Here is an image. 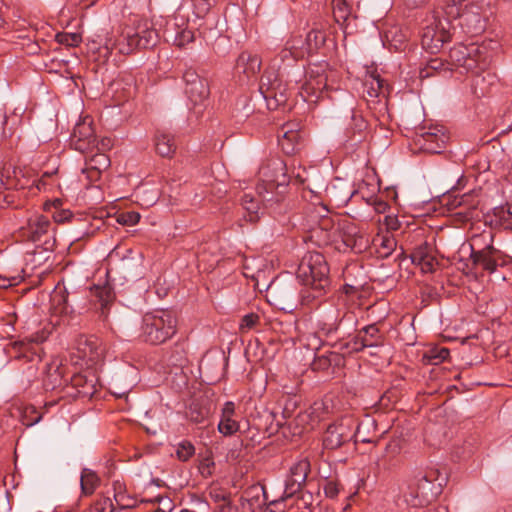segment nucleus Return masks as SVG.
<instances>
[{
    "label": "nucleus",
    "instance_id": "f257e3e1",
    "mask_svg": "<svg viewBox=\"0 0 512 512\" xmlns=\"http://www.w3.org/2000/svg\"><path fill=\"white\" fill-rule=\"evenodd\" d=\"M292 167L291 175H288L287 165L280 158H272L262 164L258 172L257 197L252 193H245L242 196V206L247 212L248 221L254 222L259 219L260 201L264 208L279 205L284 199L291 178L300 184L306 182V169L301 165L296 167L294 162Z\"/></svg>",
    "mask_w": 512,
    "mask_h": 512
},
{
    "label": "nucleus",
    "instance_id": "f03ea898",
    "mask_svg": "<svg viewBox=\"0 0 512 512\" xmlns=\"http://www.w3.org/2000/svg\"><path fill=\"white\" fill-rule=\"evenodd\" d=\"M447 483V476L439 470L418 472L408 485L405 501L413 507L424 506L434 500Z\"/></svg>",
    "mask_w": 512,
    "mask_h": 512
},
{
    "label": "nucleus",
    "instance_id": "7ed1b4c3",
    "mask_svg": "<svg viewBox=\"0 0 512 512\" xmlns=\"http://www.w3.org/2000/svg\"><path fill=\"white\" fill-rule=\"evenodd\" d=\"M345 322L356 323L346 296L325 300L317 309V327L326 336L336 333Z\"/></svg>",
    "mask_w": 512,
    "mask_h": 512
},
{
    "label": "nucleus",
    "instance_id": "20e7f679",
    "mask_svg": "<svg viewBox=\"0 0 512 512\" xmlns=\"http://www.w3.org/2000/svg\"><path fill=\"white\" fill-rule=\"evenodd\" d=\"M371 424V420L358 423L353 416L345 415L328 426L323 436V447L334 450L352 440L363 443L370 442L369 439L361 437V430Z\"/></svg>",
    "mask_w": 512,
    "mask_h": 512
},
{
    "label": "nucleus",
    "instance_id": "39448f33",
    "mask_svg": "<svg viewBox=\"0 0 512 512\" xmlns=\"http://www.w3.org/2000/svg\"><path fill=\"white\" fill-rule=\"evenodd\" d=\"M176 317L167 309L147 312L142 318L141 335L146 342L161 344L176 332Z\"/></svg>",
    "mask_w": 512,
    "mask_h": 512
},
{
    "label": "nucleus",
    "instance_id": "423d86ee",
    "mask_svg": "<svg viewBox=\"0 0 512 512\" xmlns=\"http://www.w3.org/2000/svg\"><path fill=\"white\" fill-rule=\"evenodd\" d=\"M282 78L283 71L281 67L277 71L267 70L261 78L259 92L266 101L269 110L277 109L288 100L289 89L287 84L283 83Z\"/></svg>",
    "mask_w": 512,
    "mask_h": 512
},
{
    "label": "nucleus",
    "instance_id": "0eeeda50",
    "mask_svg": "<svg viewBox=\"0 0 512 512\" xmlns=\"http://www.w3.org/2000/svg\"><path fill=\"white\" fill-rule=\"evenodd\" d=\"M451 22L446 18L432 16L422 27L421 44L430 53H437L451 37Z\"/></svg>",
    "mask_w": 512,
    "mask_h": 512
},
{
    "label": "nucleus",
    "instance_id": "6e6552de",
    "mask_svg": "<svg viewBox=\"0 0 512 512\" xmlns=\"http://www.w3.org/2000/svg\"><path fill=\"white\" fill-rule=\"evenodd\" d=\"M297 278L302 284L330 283L329 267L324 256L319 252H308L302 258Z\"/></svg>",
    "mask_w": 512,
    "mask_h": 512
},
{
    "label": "nucleus",
    "instance_id": "1a4fd4ad",
    "mask_svg": "<svg viewBox=\"0 0 512 512\" xmlns=\"http://www.w3.org/2000/svg\"><path fill=\"white\" fill-rule=\"evenodd\" d=\"M450 57L458 68L474 74L483 71L488 64L485 48L475 43L453 48Z\"/></svg>",
    "mask_w": 512,
    "mask_h": 512
},
{
    "label": "nucleus",
    "instance_id": "9d476101",
    "mask_svg": "<svg viewBox=\"0 0 512 512\" xmlns=\"http://www.w3.org/2000/svg\"><path fill=\"white\" fill-rule=\"evenodd\" d=\"M325 88L327 76L322 66L315 65L306 72L305 79L298 87V94L304 102L315 104L322 97Z\"/></svg>",
    "mask_w": 512,
    "mask_h": 512
},
{
    "label": "nucleus",
    "instance_id": "9b49d317",
    "mask_svg": "<svg viewBox=\"0 0 512 512\" xmlns=\"http://www.w3.org/2000/svg\"><path fill=\"white\" fill-rule=\"evenodd\" d=\"M123 40H127V43L108 38L105 41V47L108 50L117 49L121 54H129L135 48H149L154 46L157 42V33L154 30H145L142 34L127 33Z\"/></svg>",
    "mask_w": 512,
    "mask_h": 512
},
{
    "label": "nucleus",
    "instance_id": "f8f14e48",
    "mask_svg": "<svg viewBox=\"0 0 512 512\" xmlns=\"http://www.w3.org/2000/svg\"><path fill=\"white\" fill-rule=\"evenodd\" d=\"M183 80L185 82V92L187 97L194 105V112L198 114L200 109L197 110V107L204 105L209 95L208 83L193 69L185 71Z\"/></svg>",
    "mask_w": 512,
    "mask_h": 512
},
{
    "label": "nucleus",
    "instance_id": "ddd939ff",
    "mask_svg": "<svg viewBox=\"0 0 512 512\" xmlns=\"http://www.w3.org/2000/svg\"><path fill=\"white\" fill-rule=\"evenodd\" d=\"M309 470L310 463L306 459H301L290 467L284 486V495L286 497H292L301 490Z\"/></svg>",
    "mask_w": 512,
    "mask_h": 512
},
{
    "label": "nucleus",
    "instance_id": "4468645a",
    "mask_svg": "<svg viewBox=\"0 0 512 512\" xmlns=\"http://www.w3.org/2000/svg\"><path fill=\"white\" fill-rule=\"evenodd\" d=\"M267 296L273 305L281 310H292L295 306L296 292L291 285L273 282L267 289Z\"/></svg>",
    "mask_w": 512,
    "mask_h": 512
},
{
    "label": "nucleus",
    "instance_id": "2eb2a0df",
    "mask_svg": "<svg viewBox=\"0 0 512 512\" xmlns=\"http://www.w3.org/2000/svg\"><path fill=\"white\" fill-rule=\"evenodd\" d=\"M95 133L92 122L87 118L79 121L72 132L70 143L75 150L85 152L95 145Z\"/></svg>",
    "mask_w": 512,
    "mask_h": 512
},
{
    "label": "nucleus",
    "instance_id": "dca6fc26",
    "mask_svg": "<svg viewBox=\"0 0 512 512\" xmlns=\"http://www.w3.org/2000/svg\"><path fill=\"white\" fill-rule=\"evenodd\" d=\"M77 350L79 357L87 363L95 364L103 359L106 348L96 336H82L77 342Z\"/></svg>",
    "mask_w": 512,
    "mask_h": 512
},
{
    "label": "nucleus",
    "instance_id": "f3484780",
    "mask_svg": "<svg viewBox=\"0 0 512 512\" xmlns=\"http://www.w3.org/2000/svg\"><path fill=\"white\" fill-rule=\"evenodd\" d=\"M448 141V136L442 127H432L420 134L416 143L423 151L428 153H440Z\"/></svg>",
    "mask_w": 512,
    "mask_h": 512
},
{
    "label": "nucleus",
    "instance_id": "a211bd4d",
    "mask_svg": "<svg viewBox=\"0 0 512 512\" xmlns=\"http://www.w3.org/2000/svg\"><path fill=\"white\" fill-rule=\"evenodd\" d=\"M383 338L375 324L363 327L352 342L348 343L351 351H361L366 347H378L382 344Z\"/></svg>",
    "mask_w": 512,
    "mask_h": 512
},
{
    "label": "nucleus",
    "instance_id": "6ab92c4d",
    "mask_svg": "<svg viewBox=\"0 0 512 512\" xmlns=\"http://www.w3.org/2000/svg\"><path fill=\"white\" fill-rule=\"evenodd\" d=\"M301 133L298 123L285 124L278 133V144L286 154H293L301 145Z\"/></svg>",
    "mask_w": 512,
    "mask_h": 512
},
{
    "label": "nucleus",
    "instance_id": "aec40b11",
    "mask_svg": "<svg viewBox=\"0 0 512 512\" xmlns=\"http://www.w3.org/2000/svg\"><path fill=\"white\" fill-rule=\"evenodd\" d=\"M330 283L303 284V288L299 293V301L302 307L308 309H318L322 298L327 292Z\"/></svg>",
    "mask_w": 512,
    "mask_h": 512
},
{
    "label": "nucleus",
    "instance_id": "412c9836",
    "mask_svg": "<svg viewBox=\"0 0 512 512\" xmlns=\"http://www.w3.org/2000/svg\"><path fill=\"white\" fill-rule=\"evenodd\" d=\"M52 226L49 219L40 214H33L27 219V224L22 227L25 236L33 242L42 241V236L48 234Z\"/></svg>",
    "mask_w": 512,
    "mask_h": 512
},
{
    "label": "nucleus",
    "instance_id": "4be33fe9",
    "mask_svg": "<svg viewBox=\"0 0 512 512\" xmlns=\"http://www.w3.org/2000/svg\"><path fill=\"white\" fill-rule=\"evenodd\" d=\"M240 429L236 419L235 404L231 401L224 403L221 410V418L218 423V431L224 436H232Z\"/></svg>",
    "mask_w": 512,
    "mask_h": 512
},
{
    "label": "nucleus",
    "instance_id": "5701e85b",
    "mask_svg": "<svg viewBox=\"0 0 512 512\" xmlns=\"http://www.w3.org/2000/svg\"><path fill=\"white\" fill-rule=\"evenodd\" d=\"M110 166V159L104 153H95L86 160L85 167L82 169V174L90 181H96L100 175Z\"/></svg>",
    "mask_w": 512,
    "mask_h": 512
},
{
    "label": "nucleus",
    "instance_id": "b1692460",
    "mask_svg": "<svg viewBox=\"0 0 512 512\" xmlns=\"http://www.w3.org/2000/svg\"><path fill=\"white\" fill-rule=\"evenodd\" d=\"M261 69V59L257 54L243 51L237 58L235 71L247 78L255 76Z\"/></svg>",
    "mask_w": 512,
    "mask_h": 512
},
{
    "label": "nucleus",
    "instance_id": "393cba45",
    "mask_svg": "<svg viewBox=\"0 0 512 512\" xmlns=\"http://www.w3.org/2000/svg\"><path fill=\"white\" fill-rule=\"evenodd\" d=\"M364 94L371 99L385 97L388 93V85L376 70L368 71L363 83Z\"/></svg>",
    "mask_w": 512,
    "mask_h": 512
},
{
    "label": "nucleus",
    "instance_id": "a878e982",
    "mask_svg": "<svg viewBox=\"0 0 512 512\" xmlns=\"http://www.w3.org/2000/svg\"><path fill=\"white\" fill-rule=\"evenodd\" d=\"M478 240V237L474 238L471 244L474 263L481 265L489 272H493L497 266V261L494 257L496 249L491 244H488L486 247L475 251L474 249L478 245Z\"/></svg>",
    "mask_w": 512,
    "mask_h": 512
},
{
    "label": "nucleus",
    "instance_id": "bb28decb",
    "mask_svg": "<svg viewBox=\"0 0 512 512\" xmlns=\"http://www.w3.org/2000/svg\"><path fill=\"white\" fill-rule=\"evenodd\" d=\"M212 412V403L207 398H195L186 412L187 417L194 423H204Z\"/></svg>",
    "mask_w": 512,
    "mask_h": 512
},
{
    "label": "nucleus",
    "instance_id": "cd10ccee",
    "mask_svg": "<svg viewBox=\"0 0 512 512\" xmlns=\"http://www.w3.org/2000/svg\"><path fill=\"white\" fill-rule=\"evenodd\" d=\"M494 82L495 75L490 72H476L472 77L471 90L476 97H484L491 92Z\"/></svg>",
    "mask_w": 512,
    "mask_h": 512
},
{
    "label": "nucleus",
    "instance_id": "c85d7f7f",
    "mask_svg": "<svg viewBox=\"0 0 512 512\" xmlns=\"http://www.w3.org/2000/svg\"><path fill=\"white\" fill-rule=\"evenodd\" d=\"M305 56L303 47V39L301 37H295L286 42L284 49L279 54L282 62L289 60L290 58L295 61Z\"/></svg>",
    "mask_w": 512,
    "mask_h": 512
},
{
    "label": "nucleus",
    "instance_id": "c756f323",
    "mask_svg": "<svg viewBox=\"0 0 512 512\" xmlns=\"http://www.w3.org/2000/svg\"><path fill=\"white\" fill-rule=\"evenodd\" d=\"M373 245L377 248L380 257H388L392 254L397 246V242L390 233L378 234L373 239Z\"/></svg>",
    "mask_w": 512,
    "mask_h": 512
},
{
    "label": "nucleus",
    "instance_id": "7c9ffc66",
    "mask_svg": "<svg viewBox=\"0 0 512 512\" xmlns=\"http://www.w3.org/2000/svg\"><path fill=\"white\" fill-rule=\"evenodd\" d=\"M156 152L162 157H170L175 152L173 137L165 132H158L155 136Z\"/></svg>",
    "mask_w": 512,
    "mask_h": 512
},
{
    "label": "nucleus",
    "instance_id": "2f4dec72",
    "mask_svg": "<svg viewBox=\"0 0 512 512\" xmlns=\"http://www.w3.org/2000/svg\"><path fill=\"white\" fill-rule=\"evenodd\" d=\"M346 184L342 181L333 183L327 187L326 192L330 199L333 200L337 205L345 204L349 201L352 196L350 189H344Z\"/></svg>",
    "mask_w": 512,
    "mask_h": 512
},
{
    "label": "nucleus",
    "instance_id": "473e14b6",
    "mask_svg": "<svg viewBox=\"0 0 512 512\" xmlns=\"http://www.w3.org/2000/svg\"><path fill=\"white\" fill-rule=\"evenodd\" d=\"M100 483V478L97 474L88 468H84L81 472L80 484L81 491L84 495L92 494Z\"/></svg>",
    "mask_w": 512,
    "mask_h": 512
},
{
    "label": "nucleus",
    "instance_id": "72a5a7b5",
    "mask_svg": "<svg viewBox=\"0 0 512 512\" xmlns=\"http://www.w3.org/2000/svg\"><path fill=\"white\" fill-rule=\"evenodd\" d=\"M325 43V33L318 29H312L303 40V47L306 54L318 50Z\"/></svg>",
    "mask_w": 512,
    "mask_h": 512
},
{
    "label": "nucleus",
    "instance_id": "f704fd0d",
    "mask_svg": "<svg viewBox=\"0 0 512 512\" xmlns=\"http://www.w3.org/2000/svg\"><path fill=\"white\" fill-rule=\"evenodd\" d=\"M459 24L461 26L467 25V32L471 34H479L484 30V23L478 14L468 12L461 14Z\"/></svg>",
    "mask_w": 512,
    "mask_h": 512
},
{
    "label": "nucleus",
    "instance_id": "c9c22d12",
    "mask_svg": "<svg viewBox=\"0 0 512 512\" xmlns=\"http://www.w3.org/2000/svg\"><path fill=\"white\" fill-rule=\"evenodd\" d=\"M449 356V350L444 347L430 348L424 354V360L431 365H438Z\"/></svg>",
    "mask_w": 512,
    "mask_h": 512
},
{
    "label": "nucleus",
    "instance_id": "e433bc0d",
    "mask_svg": "<svg viewBox=\"0 0 512 512\" xmlns=\"http://www.w3.org/2000/svg\"><path fill=\"white\" fill-rule=\"evenodd\" d=\"M260 323V317L256 313H248L244 315L239 324V332L241 334L248 333L251 330L256 329Z\"/></svg>",
    "mask_w": 512,
    "mask_h": 512
},
{
    "label": "nucleus",
    "instance_id": "4c0bfd02",
    "mask_svg": "<svg viewBox=\"0 0 512 512\" xmlns=\"http://www.w3.org/2000/svg\"><path fill=\"white\" fill-rule=\"evenodd\" d=\"M432 253V250L431 248L426 244H421L419 246H417L413 252L411 253V261L413 264H415L416 266H419L421 264V262H423L426 257H428L429 254Z\"/></svg>",
    "mask_w": 512,
    "mask_h": 512
},
{
    "label": "nucleus",
    "instance_id": "58836bf2",
    "mask_svg": "<svg viewBox=\"0 0 512 512\" xmlns=\"http://www.w3.org/2000/svg\"><path fill=\"white\" fill-rule=\"evenodd\" d=\"M175 453L179 460L187 461L194 455L195 448L192 445V443L188 441H183L178 444Z\"/></svg>",
    "mask_w": 512,
    "mask_h": 512
},
{
    "label": "nucleus",
    "instance_id": "ea45409f",
    "mask_svg": "<svg viewBox=\"0 0 512 512\" xmlns=\"http://www.w3.org/2000/svg\"><path fill=\"white\" fill-rule=\"evenodd\" d=\"M114 490H115V493H114V499H115V502L118 506H120L121 508H132L134 506V501L130 498H127L123 493H122V485L121 483L119 482H115L114 483Z\"/></svg>",
    "mask_w": 512,
    "mask_h": 512
},
{
    "label": "nucleus",
    "instance_id": "a19ab883",
    "mask_svg": "<svg viewBox=\"0 0 512 512\" xmlns=\"http://www.w3.org/2000/svg\"><path fill=\"white\" fill-rule=\"evenodd\" d=\"M113 503L109 497L97 499L89 508L88 512H113Z\"/></svg>",
    "mask_w": 512,
    "mask_h": 512
},
{
    "label": "nucleus",
    "instance_id": "79ce46f5",
    "mask_svg": "<svg viewBox=\"0 0 512 512\" xmlns=\"http://www.w3.org/2000/svg\"><path fill=\"white\" fill-rule=\"evenodd\" d=\"M140 220V214L135 211L121 213L117 216V222L121 225L133 226Z\"/></svg>",
    "mask_w": 512,
    "mask_h": 512
},
{
    "label": "nucleus",
    "instance_id": "37998d69",
    "mask_svg": "<svg viewBox=\"0 0 512 512\" xmlns=\"http://www.w3.org/2000/svg\"><path fill=\"white\" fill-rule=\"evenodd\" d=\"M262 494L265 496V490L263 487H252L250 490L246 491L245 494L241 497L242 504L244 501L249 502L251 505L254 503L259 504V495Z\"/></svg>",
    "mask_w": 512,
    "mask_h": 512
},
{
    "label": "nucleus",
    "instance_id": "c03bdc74",
    "mask_svg": "<svg viewBox=\"0 0 512 512\" xmlns=\"http://www.w3.org/2000/svg\"><path fill=\"white\" fill-rule=\"evenodd\" d=\"M367 127L366 121L363 119L361 115L354 113L351 117V124L348 128L349 131H352L353 134H360Z\"/></svg>",
    "mask_w": 512,
    "mask_h": 512
},
{
    "label": "nucleus",
    "instance_id": "a18cd8bd",
    "mask_svg": "<svg viewBox=\"0 0 512 512\" xmlns=\"http://www.w3.org/2000/svg\"><path fill=\"white\" fill-rule=\"evenodd\" d=\"M288 498L283 494L281 498L270 501L262 512H285L286 505L284 501Z\"/></svg>",
    "mask_w": 512,
    "mask_h": 512
},
{
    "label": "nucleus",
    "instance_id": "49530a36",
    "mask_svg": "<svg viewBox=\"0 0 512 512\" xmlns=\"http://www.w3.org/2000/svg\"><path fill=\"white\" fill-rule=\"evenodd\" d=\"M58 42L67 46H77L81 42V36L77 33H63L57 35Z\"/></svg>",
    "mask_w": 512,
    "mask_h": 512
},
{
    "label": "nucleus",
    "instance_id": "de8ad7c7",
    "mask_svg": "<svg viewBox=\"0 0 512 512\" xmlns=\"http://www.w3.org/2000/svg\"><path fill=\"white\" fill-rule=\"evenodd\" d=\"M24 279V276L21 273H17L14 275L3 276L0 278V287L8 288L11 286L18 285Z\"/></svg>",
    "mask_w": 512,
    "mask_h": 512
},
{
    "label": "nucleus",
    "instance_id": "09e8293b",
    "mask_svg": "<svg viewBox=\"0 0 512 512\" xmlns=\"http://www.w3.org/2000/svg\"><path fill=\"white\" fill-rule=\"evenodd\" d=\"M214 466V461L211 457H204L198 466L199 472L202 476L207 477L212 474V468Z\"/></svg>",
    "mask_w": 512,
    "mask_h": 512
},
{
    "label": "nucleus",
    "instance_id": "8fccbe9b",
    "mask_svg": "<svg viewBox=\"0 0 512 512\" xmlns=\"http://www.w3.org/2000/svg\"><path fill=\"white\" fill-rule=\"evenodd\" d=\"M109 261L110 262H113L115 261L116 259H119L121 260L122 262V267L125 269V268H129L131 266V263L134 261V258H129L127 257L126 255H123L121 256L120 255V252L118 250H113L109 256Z\"/></svg>",
    "mask_w": 512,
    "mask_h": 512
},
{
    "label": "nucleus",
    "instance_id": "3c124183",
    "mask_svg": "<svg viewBox=\"0 0 512 512\" xmlns=\"http://www.w3.org/2000/svg\"><path fill=\"white\" fill-rule=\"evenodd\" d=\"M436 263V259L431 253L423 262H421L419 267L423 273H431L434 271Z\"/></svg>",
    "mask_w": 512,
    "mask_h": 512
},
{
    "label": "nucleus",
    "instance_id": "603ef678",
    "mask_svg": "<svg viewBox=\"0 0 512 512\" xmlns=\"http://www.w3.org/2000/svg\"><path fill=\"white\" fill-rule=\"evenodd\" d=\"M44 242V245H45V248L41 251H37L33 254V257L36 258L37 256H39V259L36 260L34 259L35 261H38L39 263L42 261V260H46L47 257H44V254H46L49 250L52 249L54 243H55V239H44L43 240Z\"/></svg>",
    "mask_w": 512,
    "mask_h": 512
},
{
    "label": "nucleus",
    "instance_id": "864d4df0",
    "mask_svg": "<svg viewBox=\"0 0 512 512\" xmlns=\"http://www.w3.org/2000/svg\"><path fill=\"white\" fill-rule=\"evenodd\" d=\"M193 39H194V33L191 30H183L176 37V42H177V45L183 46L187 43L192 42Z\"/></svg>",
    "mask_w": 512,
    "mask_h": 512
},
{
    "label": "nucleus",
    "instance_id": "5fc2aeb1",
    "mask_svg": "<svg viewBox=\"0 0 512 512\" xmlns=\"http://www.w3.org/2000/svg\"><path fill=\"white\" fill-rule=\"evenodd\" d=\"M209 496L211 500L216 504V506L223 502H231L228 496L218 490H211L209 492Z\"/></svg>",
    "mask_w": 512,
    "mask_h": 512
},
{
    "label": "nucleus",
    "instance_id": "6e6d98bb",
    "mask_svg": "<svg viewBox=\"0 0 512 512\" xmlns=\"http://www.w3.org/2000/svg\"><path fill=\"white\" fill-rule=\"evenodd\" d=\"M324 492L327 497L335 498L339 493V487L337 483L329 481L324 487Z\"/></svg>",
    "mask_w": 512,
    "mask_h": 512
},
{
    "label": "nucleus",
    "instance_id": "4d7b16f0",
    "mask_svg": "<svg viewBox=\"0 0 512 512\" xmlns=\"http://www.w3.org/2000/svg\"><path fill=\"white\" fill-rule=\"evenodd\" d=\"M213 512H238V507L232 502H223L218 504Z\"/></svg>",
    "mask_w": 512,
    "mask_h": 512
},
{
    "label": "nucleus",
    "instance_id": "13d9d810",
    "mask_svg": "<svg viewBox=\"0 0 512 512\" xmlns=\"http://www.w3.org/2000/svg\"><path fill=\"white\" fill-rule=\"evenodd\" d=\"M49 332L46 330L38 331L28 337L29 341L32 343H42L48 338Z\"/></svg>",
    "mask_w": 512,
    "mask_h": 512
},
{
    "label": "nucleus",
    "instance_id": "bf43d9fd",
    "mask_svg": "<svg viewBox=\"0 0 512 512\" xmlns=\"http://www.w3.org/2000/svg\"><path fill=\"white\" fill-rule=\"evenodd\" d=\"M72 217V213L70 211H61L54 215L55 222H65Z\"/></svg>",
    "mask_w": 512,
    "mask_h": 512
},
{
    "label": "nucleus",
    "instance_id": "052dcab7",
    "mask_svg": "<svg viewBox=\"0 0 512 512\" xmlns=\"http://www.w3.org/2000/svg\"><path fill=\"white\" fill-rule=\"evenodd\" d=\"M7 123V116L4 112L0 111V138H4L6 133H5V125Z\"/></svg>",
    "mask_w": 512,
    "mask_h": 512
},
{
    "label": "nucleus",
    "instance_id": "680f3d73",
    "mask_svg": "<svg viewBox=\"0 0 512 512\" xmlns=\"http://www.w3.org/2000/svg\"><path fill=\"white\" fill-rule=\"evenodd\" d=\"M495 215L503 222L512 220L510 217H507L506 212H500V207L495 208Z\"/></svg>",
    "mask_w": 512,
    "mask_h": 512
},
{
    "label": "nucleus",
    "instance_id": "e2e57ef3",
    "mask_svg": "<svg viewBox=\"0 0 512 512\" xmlns=\"http://www.w3.org/2000/svg\"><path fill=\"white\" fill-rule=\"evenodd\" d=\"M362 241H363V239H345L344 240L346 246L351 247V248L356 247L358 245V242H359V245L361 246Z\"/></svg>",
    "mask_w": 512,
    "mask_h": 512
},
{
    "label": "nucleus",
    "instance_id": "0e129e2a",
    "mask_svg": "<svg viewBox=\"0 0 512 512\" xmlns=\"http://www.w3.org/2000/svg\"><path fill=\"white\" fill-rule=\"evenodd\" d=\"M500 212H506L507 217L512 219V202L500 207Z\"/></svg>",
    "mask_w": 512,
    "mask_h": 512
},
{
    "label": "nucleus",
    "instance_id": "69168bd1",
    "mask_svg": "<svg viewBox=\"0 0 512 512\" xmlns=\"http://www.w3.org/2000/svg\"><path fill=\"white\" fill-rule=\"evenodd\" d=\"M386 224L390 229H397V220L392 217H386Z\"/></svg>",
    "mask_w": 512,
    "mask_h": 512
},
{
    "label": "nucleus",
    "instance_id": "338daca9",
    "mask_svg": "<svg viewBox=\"0 0 512 512\" xmlns=\"http://www.w3.org/2000/svg\"><path fill=\"white\" fill-rule=\"evenodd\" d=\"M441 65H442V64H441L437 59H433V60H431V61H430V63H429V67H430L431 69H434V70L439 69V68L441 67Z\"/></svg>",
    "mask_w": 512,
    "mask_h": 512
},
{
    "label": "nucleus",
    "instance_id": "774afa93",
    "mask_svg": "<svg viewBox=\"0 0 512 512\" xmlns=\"http://www.w3.org/2000/svg\"><path fill=\"white\" fill-rule=\"evenodd\" d=\"M468 198H470V196H469V195H467V194H464L463 196H461V198H460L459 200H458V199H455V202H456V203H455V206H461V205H463V204L466 202V200H467Z\"/></svg>",
    "mask_w": 512,
    "mask_h": 512
}]
</instances>
